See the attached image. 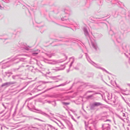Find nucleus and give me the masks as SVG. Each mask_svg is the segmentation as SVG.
Masks as SVG:
<instances>
[{
  "label": "nucleus",
  "instance_id": "nucleus-1",
  "mask_svg": "<svg viewBox=\"0 0 130 130\" xmlns=\"http://www.w3.org/2000/svg\"><path fill=\"white\" fill-rule=\"evenodd\" d=\"M86 54V58H87V59L88 60L90 63H91L94 66L96 67V68H98L102 70L103 71H105L106 73H109V72L107 71L106 70H105V69H103V68H101V67H97L96 66H97V65L96 64H95L93 62H92V61H89V60L88 59V58L87 56V54Z\"/></svg>",
  "mask_w": 130,
  "mask_h": 130
},
{
  "label": "nucleus",
  "instance_id": "nucleus-2",
  "mask_svg": "<svg viewBox=\"0 0 130 130\" xmlns=\"http://www.w3.org/2000/svg\"><path fill=\"white\" fill-rule=\"evenodd\" d=\"M91 43L92 45L93 48H94L95 50H97L98 49V47L95 40H94L93 41L91 40Z\"/></svg>",
  "mask_w": 130,
  "mask_h": 130
},
{
  "label": "nucleus",
  "instance_id": "nucleus-3",
  "mask_svg": "<svg viewBox=\"0 0 130 130\" xmlns=\"http://www.w3.org/2000/svg\"><path fill=\"white\" fill-rule=\"evenodd\" d=\"M102 127L103 130L106 129L107 130H110V129L109 125L108 124H104L103 125Z\"/></svg>",
  "mask_w": 130,
  "mask_h": 130
},
{
  "label": "nucleus",
  "instance_id": "nucleus-4",
  "mask_svg": "<svg viewBox=\"0 0 130 130\" xmlns=\"http://www.w3.org/2000/svg\"><path fill=\"white\" fill-rule=\"evenodd\" d=\"M83 30L86 36L87 37H89V34L87 28L84 27L83 28Z\"/></svg>",
  "mask_w": 130,
  "mask_h": 130
},
{
  "label": "nucleus",
  "instance_id": "nucleus-5",
  "mask_svg": "<svg viewBox=\"0 0 130 130\" xmlns=\"http://www.w3.org/2000/svg\"><path fill=\"white\" fill-rule=\"evenodd\" d=\"M47 130H57V129H55L54 127L50 125H48L47 127Z\"/></svg>",
  "mask_w": 130,
  "mask_h": 130
},
{
  "label": "nucleus",
  "instance_id": "nucleus-6",
  "mask_svg": "<svg viewBox=\"0 0 130 130\" xmlns=\"http://www.w3.org/2000/svg\"><path fill=\"white\" fill-rule=\"evenodd\" d=\"M35 110H36L38 111H39V112H38V113H41V114L43 115H44L45 116H48V115H47V114H46L44 112L42 111L41 110H39L38 109H36Z\"/></svg>",
  "mask_w": 130,
  "mask_h": 130
},
{
  "label": "nucleus",
  "instance_id": "nucleus-7",
  "mask_svg": "<svg viewBox=\"0 0 130 130\" xmlns=\"http://www.w3.org/2000/svg\"><path fill=\"white\" fill-rule=\"evenodd\" d=\"M94 105L96 107L101 105L102 104L101 103L99 102H94L93 103Z\"/></svg>",
  "mask_w": 130,
  "mask_h": 130
},
{
  "label": "nucleus",
  "instance_id": "nucleus-8",
  "mask_svg": "<svg viewBox=\"0 0 130 130\" xmlns=\"http://www.w3.org/2000/svg\"><path fill=\"white\" fill-rule=\"evenodd\" d=\"M58 62H58V61L54 60H52V62H48V63L52 64H55Z\"/></svg>",
  "mask_w": 130,
  "mask_h": 130
},
{
  "label": "nucleus",
  "instance_id": "nucleus-9",
  "mask_svg": "<svg viewBox=\"0 0 130 130\" xmlns=\"http://www.w3.org/2000/svg\"><path fill=\"white\" fill-rule=\"evenodd\" d=\"M54 53H46V55L49 57H51L52 55H54Z\"/></svg>",
  "mask_w": 130,
  "mask_h": 130
},
{
  "label": "nucleus",
  "instance_id": "nucleus-10",
  "mask_svg": "<svg viewBox=\"0 0 130 130\" xmlns=\"http://www.w3.org/2000/svg\"><path fill=\"white\" fill-rule=\"evenodd\" d=\"M53 70H55L56 71H57L60 70H62V69H60L59 67H56L55 69H53Z\"/></svg>",
  "mask_w": 130,
  "mask_h": 130
},
{
  "label": "nucleus",
  "instance_id": "nucleus-11",
  "mask_svg": "<svg viewBox=\"0 0 130 130\" xmlns=\"http://www.w3.org/2000/svg\"><path fill=\"white\" fill-rule=\"evenodd\" d=\"M95 107L94 105V104L93 103L90 106V109H94Z\"/></svg>",
  "mask_w": 130,
  "mask_h": 130
},
{
  "label": "nucleus",
  "instance_id": "nucleus-12",
  "mask_svg": "<svg viewBox=\"0 0 130 130\" xmlns=\"http://www.w3.org/2000/svg\"><path fill=\"white\" fill-rule=\"evenodd\" d=\"M70 59H72V61L71 62V64H70V66H69L70 68L72 64H73V62H74V58H70Z\"/></svg>",
  "mask_w": 130,
  "mask_h": 130
},
{
  "label": "nucleus",
  "instance_id": "nucleus-13",
  "mask_svg": "<svg viewBox=\"0 0 130 130\" xmlns=\"http://www.w3.org/2000/svg\"><path fill=\"white\" fill-rule=\"evenodd\" d=\"M7 85H9V82L5 83L3 85H2V86L3 87L4 86Z\"/></svg>",
  "mask_w": 130,
  "mask_h": 130
},
{
  "label": "nucleus",
  "instance_id": "nucleus-14",
  "mask_svg": "<svg viewBox=\"0 0 130 130\" xmlns=\"http://www.w3.org/2000/svg\"><path fill=\"white\" fill-rule=\"evenodd\" d=\"M31 127H32V128H34L35 129V130H38V128L36 127H34L32 126H31Z\"/></svg>",
  "mask_w": 130,
  "mask_h": 130
},
{
  "label": "nucleus",
  "instance_id": "nucleus-15",
  "mask_svg": "<svg viewBox=\"0 0 130 130\" xmlns=\"http://www.w3.org/2000/svg\"><path fill=\"white\" fill-rule=\"evenodd\" d=\"M9 85L14 84L15 83V82H9Z\"/></svg>",
  "mask_w": 130,
  "mask_h": 130
},
{
  "label": "nucleus",
  "instance_id": "nucleus-16",
  "mask_svg": "<svg viewBox=\"0 0 130 130\" xmlns=\"http://www.w3.org/2000/svg\"><path fill=\"white\" fill-rule=\"evenodd\" d=\"M63 104L65 105H69L70 104L69 103H66V102H63Z\"/></svg>",
  "mask_w": 130,
  "mask_h": 130
},
{
  "label": "nucleus",
  "instance_id": "nucleus-17",
  "mask_svg": "<svg viewBox=\"0 0 130 130\" xmlns=\"http://www.w3.org/2000/svg\"><path fill=\"white\" fill-rule=\"evenodd\" d=\"M122 116L123 117V118H124L125 117V114L124 113H122Z\"/></svg>",
  "mask_w": 130,
  "mask_h": 130
},
{
  "label": "nucleus",
  "instance_id": "nucleus-18",
  "mask_svg": "<svg viewBox=\"0 0 130 130\" xmlns=\"http://www.w3.org/2000/svg\"><path fill=\"white\" fill-rule=\"evenodd\" d=\"M16 76H18V75H15V76H12V78L13 79H15V77Z\"/></svg>",
  "mask_w": 130,
  "mask_h": 130
},
{
  "label": "nucleus",
  "instance_id": "nucleus-19",
  "mask_svg": "<svg viewBox=\"0 0 130 130\" xmlns=\"http://www.w3.org/2000/svg\"><path fill=\"white\" fill-rule=\"evenodd\" d=\"M38 54V53H32V55H37Z\"/></svg>",
  "mask_w": 130,
  "mask_h": 130
},
{
  "label": "nucleus",
  "instance_id": "nucleus-20",
  "mask_svg": "<svg viewBox=\"0 0 130 130\" xmlns=\"http://www.w3.org/2000/svg\"><path fill=\"white\" fill-rule=\"evenodd\" d=\"M2 1H4V2H5V3H8L9 2V1H6V0H4L5 1H4L3 0H2Z\"/></svg>",
  "mask_w": 130,
  "mask_h": 130
},
{
  "label": "nucleus",
  "instance_id": "nucleus-21",
  "mask_svg": "<svg viewBox=\"0 0 130 130\" xmlns=\"http://www.w3.org/2000/svg\"><path fill=\"white\" fill-rule=\"evenodd\" d=\"M52 82H43V83H52Z\"/></svg>",
  "mask_w": 130,
  "mask_h": 130
},
{
  "label": "nucleus",
  "instance_id": "nucleus-22",
  "mask_svg": "<svg viewBox=\"0 0 130 130\" xmlns=\"http://www.w3.org/2000/svg\"><path fill=\"white\" fill-rule=\"evenodd\" d=\"M92 96H93V95H91L88 96V98H91L92 97Z\"/></svg>",
  "mask_w": 130,
  "mask_h": 130
},
{
  "label": "nucleus",
  "instance_id": "nucleus-23",
  "mask_svg": "<svg viewBox=\"0 0 130 130\" xmlns=\"http://www.w3.org/2000/svg\"><path fill=\"white\" fill-rule=\"evenodd\" d=\"M61 20L62 21H63V20H66V19H64V18H61Z\"/></svg>",
  "mask_w": 130,
  "mask_h": 130
},
{
  "label": "nucleus",
  "instance_id": "nucleus-24",
  "mask_svg": "<svg viewBox=\"0 0 130 130\" xmlns=\"http://www.w3.org/2000/svg\"><path fill=\"white\" fill-rule=\"evenodd\" d=\"M17 57H15V58H13V60H12V61H14V60H15L16 59H17Z\"/></svg>",
  "mask_w": 130,
  "mask_h": 130
},
{
  "label": "nucleus",
  "instance_id": "nucleus-25",
  "mask_svg": "<svg viewBox=\"0 0 130 130\" xmlns=\"http://www.w3.org/2000/svg\"><path fill=\"white\" fill-rule=\"evenodd\" d=\"M34 119H37V120H39V121H41L40 119H38V118H34Z\"/></svg>",
  "mask_w": 130,
  "mask_h": 130
},
{
  "label": "nucleus",
  "instance_id": "nucleus-26",
  "mask_svg": "<svg viewBox=\"0 0 130 130\" xmlns=\"http://www.w3.org/2000/svg\"><path fill=\"white\" fill-rule=\"evenodd\" d=\"M72 119L74 121H75V120L73 118V116H72L71 117Z\"/></svg>",
  "mask_w": 130,
  "mask_h": 130
},
{
  "label": "nucleus",
  "instance_id": "nucleus-27",
  "mask_svg": "<svg viewBox=\"0 0 130 130\" xmlns=\"http://www.w3.org/2000/svg\"><path fill=\"white\" fill-rule=\"evenodd\" d=\"M93 123H94V124H93V125H93V126L95 127V122H93Z\"/></svg>",
  "mask_w": 130,
  "mask_h": 130
},
{
  "label": "nucleus",
  "instance_id": "nucleus-28",
  "mask_svg": "<svg viewBox=\"0 0 130 130\" xmlns=\"http://www.w3.org/2000/svg\"><path fill=\"white\" fill-rule=\"evenodd\" d=\"M2 105H3L5 107V108H6V107H5V105H4V104H2Z\"/></svg>",
  "mask_w": 130,
  "mask_h": 130
},
{
  "label": "nucleus",
  "instance_id": "nucleus-29",
  "mask_svg": "<svg viewBox=\"0 0 130 130\" xmlns=\"http://www.w3.org/2000/svg\"><path fill=\"white\" fill-rule=\"evenodd\" d=\"M61 86V85H59V86H55V87H59V86Z\"/></svg>",
  "mask_w": 130,
  "mask_h": 130
},
{
  "label": "nucleus",
  "instance_id": "nucleus-30",
  "mask_svg": "<svg viewBox=\"0 0 130 130\" xmlns=\"http://www.w3.org/2000/svg\"><path fill=\"white\" fill-rule=\"evenodd\" d=\"M88 128L89 129H90V130H92L91 128L90 127H89Z\"/></svg>",
  "mask_w": 130,
  "mask_h": 130
},
{
  "label": "nucleus",
  "instance_id": "nucleus-31",
  "mask_svg": "<svg viewBox=\"0 0 130 130\" xmlns=\"http://www.w3.org/2000/svg\"><path fill=\"white\" fill-rule=\"evenodd\" d=\"M51 102L50 101H47V102H48L49 103H50Z\"/></svg>",
  "mask_w": 130,
  "mask_h": 130
},
{
  "label": "nucleus",
  "instance_id": "nucleus-32",
  "mask_svg": "<svg viewBox=\"0 0 130 130\" xmlns=\"http://www.w3.org/2000/svg\"><path fill=\"white\" fill-rule=\"evenodd\" d=\"M129 86H130V84H127Z\"/></svg>",
  "mask_w": 130,
  "mask_h": 130
},
{
  "label": "nucleus",
  "instance_id": "nucleus-33",
  "mask_svg": "<svg viewBox=\"0 0 130 130\" xmlns=\"http://www.w3.org/2000/svg\"><path fill=\"white\" fill-rule=\"evenodd\" d=\"M2 8V7L0 5V9H1Z\"/></svg>",
  "mask_w": 130,
  "mask_h": 130
},
{
  "label": "nucleus",
  "instance_id": "nucleus-34",
  "mask_svg": "<svg viewBox=\"0 0 130 130\" xmlns=\"http://www.w3.org/2000/svg\"><path fill=\"white\" fill-rule=\"evenodd\" d=\"M70 110V111H72V112L73 111H72V110Z\"/></svg>",
  "mask_w": 130,
  "mask_h": 130
},
{
  "label": "nucleus",
  "instance_id": "nucleus-35",
  "mask_svg": "<svg viewBox=\"0 0 130 130\" xmlns=\"http://www.w3.org/2000/svg\"><path fill=\"white\" fill-rule=\"evenodd\" d=\"M110 121V120H106V121Z\"/></svg>",
  "mask_w": 130,
  "mask_h": 130
},
{
  "label": "nucleus",
  "instance_id": "nucleus-36",
  "mask_svg": "<svg viewBox=\"0 0 130 130\" xmlns=\"http://www.w3.org/2000/svg\"><path fill=\"white\" fill-rule=\"evenodd\" d=\"M72 21L71 20H69V21H70V22H71Z\"/></svg>",
  "mask_w": 130,
  "mask_h": 130
},
{
  "label": "nucleus",
  "instance_id": "nucleus-37",
  "mask_svg": "<svg viewBox=\"0 0 130 130\" xmlns=\"http://www.w3.org/2000/svg\"><path fill=\"white\" fill-rule=\"evenodd\" d=\"M54 88V87L52 88H51L50 89H52V88Z\"/></svg>",
  "mask_w": 130,
  "mask_h": 130
},
{
  "label": "nucleus",
  "instance_id": "nucleus-38",
  "mask_svg": "<svg viewBox=\"0 0 130 130\" xmlns=\"http://www.w3.org/2000/svg\"><path fill=\"white\" fill-rule=\"evenodd\" d=\"M127 129H128V130H129L128 128H127Z\"/></svg>",
  "mask_w": 130,
  "mask_h": 130
},
{
  "label": "nucleus",
  "instance_id": "nucleus-39",
  "mask_svg": "<svg viewBox=\"0 0 130 130\" xmlns=\"http://www.w3.org/2000/svg\"><path fill=\"white\" fill-rule=\"evenodd\" d=\"M63 69H64V68H63V69H62V70H63Z\"/></svg>",
  "mask_w": 130,
  "mask_h": 130
},
{
  "label": "nucleus",
  "instance_id": "nucleus-40",
  "mask_svg": "<svg viewBox=\"0 0 130 130\" xmlns=\"http://www.w3.org/2000/svg\"><path fill=\"white\" fill-rule=\"evenodd\" d=\"M57 81H56L55 82H57Z\"/></svg>",
  "mask_w": 130,
  "mask_h": 130
},
{
  "label": "nucleus",
  "instance_id": "nucleus-41",
  "mask_svg": "<svg viewBox=\"0 0 130 130\" xmlns=\"http://www.w3.org/2000/svg\"><path fill=\"white\" fill-rule=\"evenodd\" d=\"M69 72V71H68V72Z\"/></svg>",
  "mask_w": 130,
  "mask_h": 130
},
{
  "label": "nucleus",
  "instance_id": "nucleus-42",
  "mask_svg": "<svg viewBox=\"0 0 130 130\" xmlns=\"http://www.w3.org/2000/svg\"><path fill=\"white\" fill-rule=\"evenodd\" d=\"M51 78H53V77H51Z\"/></svg>",
  "mask_w": 130,
  "mask_h": 130
},
{
  "label": "nucleus",
  "instance_id": "nucleus-43",
  "mask_svg": "<svg viewBox=\"0 0 130 130\" xmlns=\"http://www.w3.org/2000/svg\"><path fill=\"white\" fill-rule=\"evenodd\" d=\"M86 129L87 130V129Z\"/></svg>",
  "mask_w": 130,
  "mask_h": 130
}]
</instances>
